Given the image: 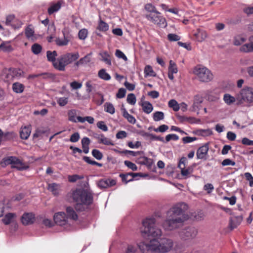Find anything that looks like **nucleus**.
<instances>
[{
	"mask_svg": "<svg viewBox=\"0 0 253 253\" xmlns=\"http://www.w3.org/2000/svg\"><path fill=\"white\" fill-rule=\"evenodd\" d=\"M243 218L241 216H233L230 217L229 228L231 230L236 228L241 223Z\"/></svg>",
	"mask_w": 253,
	"mask_h": 253,
	"instance_id": "obj_17",
	"label": "nucleus"
},
{
	"mask_svg": "<svg viewBox=\"0 0 253 253\" xmlns=\"http://www.w3.org/2000/svg\"><path fill=\"white\" fill-rule=\"evenodd\" d=\"M168 39L170 42L178 41L180 37L175 34H169L168 35Z\"/></svg>",
	"mask_w": 253,
	"mask_h": 253,
	"instance_id": "obj_59",
	"label": "nucleus"
},
{
	"mask_svg": "<svg viewBox=\"0 0 253 253\" xmlns=\"http://www.w3.org/2000/svg\"><path fill=\"white\" fill-rule=\"evenodd\" d=\"M145 17L148 21L157 25L159 27L165 28L167 26L166 18L163 16L162 13L158 10L153 14H145Z\"/></svg>",
	"mask_w": 253,
	"mask_h": 253,
	"instance_id": "obj_8",
	"label": "nucleus"
},
{
	"mask_svg": "<svg viewBox=\"0 0 253 253\" xmlns=\"http://www.w3.org/2000/svg\"><path fill=\"white\" fill-rule=\"evenodd\" d=\"M187 161L185 157H182L178 163V167L181 169V174L182 176H187L192 172V169L188 168L185 169L186 163Z\"/></svg>",
	"mask_w": 253,
	"mask_h": 253,
	"instance_id": "obj_12",
	"label": "nucleus"
},
{
	"mask_svg": "<svg viewBox=\"0 0 253 253\" xmlns=\"http://www.w3.org/2000/svg\"><path fill=\"white\" fill-rule=\"evenodd\" d=\"M197 231L193 227L185 228L179 232L180 237L184 240L193 238L196 237Z\"/></svg>",
	"mask_w": 253,
	"mask_h": 253,
	"instance_id": "obj_10",
	"label": "nucleus"
},
{
	"mask_svg": "<svg viewBox=\"0 0 253 253\" xmlns=\"http://www.w3.org/2000/svg\"><path fill=\"white\" fill-rule=\"evenodd\" d=\"M236 100V97L235 98L231 96L230 94L226 93L224 95L223 100L225 103L228 105H230L235 103Z\"/></svg>",
	"mask_w": 253,
	"mask_h": 253,
	"instance_id": "obj_31",
	"label": "nucleus"
},
{
	"mask_svg": "<svg viewBox=\"0 0 253 253\" xmlns=\"http://www.w3.org/2000/svg\"><path fill=\"white\" fill-rule=\"evenodd\" d=\"M144 9L147 12L146 14H153L157 11L156 7L151 3H147L144 5Z\"/></svg>",
	"mask_w": 253,
	"mask_h": 253,
	"instance_id": "obj_32",
	"label": "nucleus"
},
{
	"mask_svg": "<svg viewBox=\"0 0 253 253\" xmlns=\"http://www.w3.org/2000/svg\"><path fill=\"white\" fill-rule=\"evenodd\" d=\"M238 104H241L244 102L251 103L253 102V88L245 87L242 89L236 96Z\"/></svg>",
	"mask_w": 253,
	"mask_h": 253,
	"instance_id": "obj_7",
	"label": "nucleus"
},
{
	"mask_svg": "<svg viewBox=\"0 0 253 253\" xmlns=\"http://www.w3.org/2000/svg\"><path fill=\"white\" fill-rule=\"evenodd\" d=\"M75 208L72 207H67L66 209L68 219H71L73 220H77L78 219V215L74 210Z\"/></svg>",
	"mask_w": 253,
	"mask_h": 253,
	"instance_id": "obj_21",
	"label": "nucleus"
},
{
	"mask_svg": "<svg viewBox=\"0 0 253 253\" xmlns=\"http://www.w3.org/2000/svg\"><path fill=\"white\" fill-rule=\"evenodd\" d=\"M88 32L86 29H83L79 31L78 36L80 39L84 40L87 36Z\"/></svg>",
	"mask_w": 253,
	"mask_h": 253,
	"instance_id": "obj_56",
	"label": "nucleus"
},
{
	"mask_svg": "<svg viewBox=\"0 0 253 253\" xmlns=\"http://www.w3.org/2000/svg\"><path fill=\"white\" fill-rule=\"evenodd\" d=\"M97 29L100 31L106 32L109 29V25L107 23L105 22L100 18Z\"/></svg>",
	"mask_w": 253,
	"mask_h": 253,
	"instance_id": "obj_35",
	"label": "nucleus"
},
{
	"mask_svg": "<svg viewBox=\"0 0 253 253\" xmlns=\"http://www.w3.org/2000/svg\"><path fill=\"white\" fill-rule=\"evenodd\" d=\"M78 121L81 123H84L85 121H87L90 124H92L94 123V119L92 117L87 116L85 117H82L78 116L77 117Z\"/></svg>",
	"mask_w": 253,
	"mask_h": 253,
	"instance_id": "obj_45",
	"label": "nucleus"
},
{
	"mask_svg": "<svg viewBox=\"0 0 253 253\" xmlns=\"http://www.w3.org/2000/svg\"><path fill=\"white\" fill-rule=\"evenodd\" d=\"M178 71L176 65L172 62V61L170 60L169 61V66L168 69V72L175 74L177 73Z\"/></svg>",
	"mask_w": 253,
	"mask_h": 253,
	"instance_id": "obj_53",
	"label": "nucleus"
},
{
	"mask_svg": "<svg viewBox=\"0 0 253 253\" xmlns=\"http://www.w3.org/2000/svg\"><path fill=\"white\" fill-rule=\"evenodd\" d=\"M83 159L87 164L92 165H96L99 167H102L103 165L101 163H99L95 161L91 160L89 157L87 156H84Z\"/></svg>",
	"mask_w": 253,
	"mask_h": 253,
	"instance_id": "obj_49",
	"label": "nucleus"
},
{
	"mask_svg": "<svg viewBox=\"0 0 253 253\" xmlns=\"http://www.w3.org/2000/svg\"><path fill=\"white\" fill-rule=\"evenodd\" d=\"M203 98L202 96L199 94L196 95L194 96L193 108L194 110L199 109L200 104L203 102Z\"/></svg>",
	"mask_w": 253,
	"mask_h": 253,
	"instance_id": "obj_29",
	"label": "nucleus"
},
{
	"mask_svg": "<svg viewBox=\"0 0 253 253\" xmlns=\"http://www.w3.org/2000/svg\"><path fill=\"white\" fill-rule=\"evenodd\" d=\"M12 88L14 92L16 93H21L24 90L25 86L21 83L15 82L12 84Z\"/></svg>",
	"mask_w": 253,
	"mask_h": 253,
	"instance_id": "obj_27",
	"label": "nucleus"
},
{
	"mask_svg": "<svg viewBox=\"0 0 253 253\" xmlns=\"http://www.w3.org/2000/svg\"><path fill=\"white\" fill-rule=\"evenodd\" d=\"M137 251V247L133 245H127L123 250L124 253H136Z\"/></svg>",
	"mask_w": 253,
	"mask_h": 253,
	"instance_id": "obj_39",
	"label": "nucleus"
},
{
	"mask_svg": "<svg viewBox=\"0 0 253 253\" xmlns=\"http://www.w3.org/2000/svg\"><path fill=\"white\" fill-rule=\"evenodd\" d=\"M12 168H16L19 170H22L27 169L29 167L26 165L25 164L17 158L15 157V159L14 161L13 166Z\"/></svg>",
	"mask_w": 253,
	"mask_h": 253,
	"instance_id": "obj_23",
	"label": "nucleus"
},
{
	"mask_svg": "<svg viewBox=\"0 0 253 253\" xmlns=\"http://www.w3.org/2000/svg\"><path fill=\"white\" fill-rule=\"evenodd\" d=\"M98 76L100 79L105 81H109L111 79L110 75L106 72V70L104 69H102L99 71Z\"/></svg>",
	"mask_w": 253,
	"mask_h": 253,
	"instance_id": "obj_36",
	"label": "nucleus"
},
{
	"mask_svg": "<svg viewBox=\"0 0 253 253\" xmlns=\"http://www.w3.org/2000/svg\"><path fill=\"white\" fill-rule=\"evenodd\" d=\"M116 182L114 179H104L99 181L98 186L101 188H107L116 185Z\"/></svg>",
	"mask_w": 253,
	"mask_h": 253,
	"instance_id": "obj_18",
	"label": "nucleus"
},
{
	"mask_svg": "<svg viewBox=\"0 0 253 253\" xmlns=\"http://www.w3.org/2000/svg\"><path fill=\"white\" fill-rule=\"evenodd\" d=\"M63 1L62 0L58 1L56 3H51L50 6L47 9V12L49 15H51L54 12H56L60 10Z\"/></svg>",
	"mask_w": 253,
	"mask_h": 253,
	"instance_id": "obj_20",
	"label": "nucleus"
},
{
	"mask_svg": "<svg viewBox=\"0 0 253 253\" xmlns=\"http://www.w3.org/2000/svg\"><path fill=\"white\" fill-rule=\"evenodd\" d=\"M15 159V157L13 156H9L4 158L1 162V165L2 167H5L6 166L9 165H12V166H13V162Z\"/></svg>",
	"mask_w": 253,
	"mask_h": 253,
	"instance_id": "obj_33",
	"label": "nucleus"
},
{
	"mask_svg": "<svg viewBox=\"0 0 253 253\" xmlns=\"http://www.w3.org/2000/svg\"><path fill=\"white\" fill-rule=\"evenodd\" d=\"M194 36L197 41L201 42L206 39L207 37V34L204 30L198 29L194 34Z\"/></svg>",
	"mask_w": 253,
	"mask_h": 253,
	"instance_id": "obj_22",
	"label": "nucleus"
},
{
	"mask_svg": "<svg viewBox=\"0 0 253 253\" xmlns=\"http://www.w3.org/2000/svg\"><path fill=\"white\" fill-rule=\"evenodd\" d=\"M86 185L88 186V183L86 182L84 184V188H77L72 192V197L76 203L75 209L77 211H84L87 207L93 202V193Z\"/></svg>",
	"mask_w": 253,
	"mask_h": 253,
	"instance_id": "obj_2",
	"label": "nucleus"
},
{
	"mask_svg": "<svg viewBox=\"0 0 253 253\" xmlns=\"http://www.w3.org/2000/svg\"><path fill=\"white\" fill-rule=\"evenodd\" d=\"M115 55L119 58H122L125 61L127 60V59L125 54L119 49H117L116 50Z\"/></svg>",
	"mask_w": 253,
	"mask_h": 253,
	"instance_id": "obj_64",
	"label": "nucleus"
},
{
	"mask_svg": "<svg viewBox=\"0 0 253 253\" xmlns=\"http://www.w3.org/2000/svg\"><path fill=\"white\" fill-rule=\"evenodd\" d=\"M169 107L172 108L174 111H178L179 109V105L177 102L174 99H171L168 103Z\"/></svg>",
	"mask_w": 253,
	"mask_h": 253,
	"instance_id": "obj_46",
	"label": "nucleus"
},
{
	"mask_svg": "<svg viewBox=\"0 0 253 253\" xmlns=\"http://www.w3.org/2000/svg\"><path fill=\"white\" fill-rule=\"evenodd\" d=\"M55 223L60 226H63L68 222V217L64 212H58L53 216Z\"/></svg>",
	"mask_w": 253,
	"mask_h": 253,
	"instance_id": "obj_11",
	"label": "nucleus"
},
{
	"mask_svg": "<svg viewBox=\"0 0 253 253\" xmlns=\"http://www.w3.org/2000/svg\"><path fill=\"white\" fill-rule=\"evenodd\" d=\"M79 57L78 52L64 54L57 58V60L54 64V68L58 71H64L66 66L76 61Z\"/></svg>",
	"mask_w": 253,
	"mask_h": 253,
	"instance_id": "obj_5",
	"label": "nucleus"
},
{
	"mask_svg": "<svg viewBox=\"0 0 253 253\" xmlns=\"http://www.w3.org/2000/svg\"><path fill=\"white\" fill-rule=\"evenodd\" d=\"M209 144L206 143L199 147L196 152V156L198 159H206V156L209 151Z\"/></svg>",
	"mask_w": 253,
	"mask_h": 253,
	"instance_id": "obj_15",
	"label": "nucleus"
},
{
	"mask_svg": "<svg viewBox=\"0 0 253 253\" xmlns=\"http://www.w3.org/2000/svg\"><path fill=\"white\" fill-rule=\"evenodd\" d=\"M220 92L216 90H208L206 93V97L208 101L211 102H217L220 97Z\"/></svg>",
	"mask_w": 253,
	"mask_h": 253,
	"instance_id": "obj_16",
	"label": "nucleus"
},
{
	"mask_svg": "<svg viewBox=\"0 0 253 253\" xmlns=\"http://www.w3.org/2000/svg\"><path fill=\"white\" fill-rule=\"evenodd\" d=\"M42 46L39 43H35L31 47L32 52L36 55L39 54L42 50Z\"/></svg>",
	"mask_w": 253,
	"mask_h": 253,
	"instance_id": "obj_43",
	"label": "nucleus"
},
{
	"mask_svg": "<svg viewBox=\"0 0 253 253\" xmlns=\"http://www.w3.org/2000/svg\"><path fill=\"white\" fill-rule=\"evenodd\" d=\"M35 220V214L32 212H25L21 218V222L24 225L32 224L34 222Z\"/></svg>",
	"mask_w": 253,
	"mask_h": 253,
	"instance_id": "obj_13",
	"label": "nucleus"
},
{
	"mask_svg": "<svg viewBox=\"0 0 253 253\" xmlns=\"http://www.w3.org/2000/svg\"><path fill=\"white\" fill-rule=\"evenodd\" d=\"M91 153L92 156L98 160H100L103 158L102 153L97 149H93Z\"/></svg>",
	"mask_w": 253,
	"mask_h": 253,
	"instance_id": "obj_54",
	"label": "nucleus"
},
{
	"mask_svg": "<svg viewBox=\"0 0 253 253\" xmlns=\"http://www.w3.org/2000/svg\"><path fill=\"white\" fill-rule=\"evenodd\" d=\"M197 132L199 135L203 136H210L212 134V131L209 129H199L197 130Z\"/></svg>",
	"mask_w": 253,
	"mask_h": 253,
	"instance_id": "obj_55",
	"label": "nucleus"
},
{
	"mask_svg": "<svg viewBox=\"0 0 253 253\" xmlns=\"http://www.w3.org/2000/svg\"><path fill=\"white\" fill-rule=\"evenodd\" d=\"M143 112L147 114L152 112L153 109L152 104L149 101H144L141 103Z\"/></svg>",
	"mask_w": 253,
	"mask_h": 253,
	"instance_id": "obj_28",
	"label": "nucleus"
},
{
	"mask_svg": "<svg viewBox=\"0 0 253 253\" xmlns=\"http://www.w3.org/2000/svg\"><path fill=\"white\" fill-rule=\"evenodd\" d=\"M1 76L5 82H9L23 76L24 72L20 68H4L1 71Z\"/></svg>",
	"mask_w": 253,
	"mask_h": 253,
	"instance_id": "obj_6",
	"label": "nucleus"
},
{
	"mask_svg": "<svg viewBox=\"0 0 253 253\" xmlns=\"http://www.w3.org/2000/svg\"><path fill=\"white\" fill-rule=\"evenodd\" d=\"M184 206L183 203L177 204L167 212L166 219L163 223L165 230L171 231L177 229L188 219V215L182 209Z\"/></svg>",
	"mask_w": 253,
	"mask_h": 253,
	"instance_id": "obj_1",
	"label": "nucleus"
},
{
	"mask_svg": "<svg viewBox=\"0 0 253 253\" xmlns=\"http://www.w3.org/2000/svg\"><path fill=\"white\" fill-rule=\"evenodd\" d=\"M122 110L123 117L126 118L129 123L132 124H134L136 122V119L132 115H130L125 108H124Z\"/></svg>",
	"mask_w": 253,
	"mask_h": 253,
	"instance_id": "obj_30",
	"label": "nucleus"
},
{
	"mask_svg": "<svg viewBox=\"0 0 253 253\" xmlns=\"http://www.w3.org/2000/svg\"><path fill=\"white\" fill-rule=\"evenodd\" d=\"M25 34L26 38L28 39L33 37L34 34V31L30 27V26H27L25 30Z\"/></svg>",
	"mask_w": 253,
	"mask_h": 253,
	"instance_id": "obj_52",
	"label": "nucleus"
},
{
	"mask_svg": "<svg viewBox=\"0 0 253 253\" xmlns=\"http://www.w3.org/2000/svg\"><path fill=\"white\" fill-rule=\"evenodd\" d=\"M144 73L145 77H156V74L150 65H146L144 68Z\"/></svg>",
	"mask_w": 253,
	"mask_h": 253,
	"instance_id": "obj_34",
	"label": "nucleus"
},
{
	"mask_svg": "<svg viewBox=\"0 0 253 253\" xmlns=\"http://www.w3.org/2000/svg\"><path fill=\"white\" fill-rule=\"evenodd\" d=\"M126 94V90L124 88H121L116 94V97L118 98H123L125 96Z\"/></svg>",
	"mask_w": 253,
	"mask_h": 253,
	"instance_id": "obj_63",
	"label": "nucleus"
},
{
	"mask_svg": "<svg viewBox=\"0 0 253 253\" xmlns=\"http://www.w3.org/2000/svg\"><path fill=\"white\" fill-rule=\"evenodd\" d=\"M84 178V175H78V174H73V175H69L68 176V179L70 182H75L78 180L82 179Z\"/></svg>",
	"mask_w": 253,
	"mask_h": 253,
	"instance_id": "obj_47",
	"label": "nucleus"
},
{
	"mask_svg": "<svg viewBox=\"0 0 253 253\" xmlns=\"http://www.w3.org/2000/svg\"><path fill=\"white\" fill-rule=\"evenodd\" d=\"M99 55L101 57V60L105 62L107 65L111 66L112 64L110 55L107 51H104L100 52Z\"/></svg>",
	"mask_w": 253,
	"mask_h": 253,
	"instance_id": "obj_26",
	"label": "nucleus"
},
{
	"mask_svg": "<svg viewBox=\"0 0 253 253\" xmlns=\"http://www.w3.org/2000/svg\"><path fill=\"white\" fill-rule=\"evenodd\" d=\"M164 118V114L161 111H157L153 114V119L155 121L158 122L163 120Z\"/></svg>",
	"mask_w": 253,
	"mask_h": 253,
	"instance_id": "obj_50",
	"label": "nucleus"
},
{
	"mask_svg": "<svg viewBox=\"0 0 253 253\" xmlns=\"http://www.w3.org/2000/svg\"><path fill=\"white\" fill-rule=\"evenodd\" d=\"M46 130L43 129L42 128H37L35 132V133L33 134V137L34 138H38L39 137L41 136L42 134L45 133L46 132Z\"/></svg>",
	"mask_w": 253,
	"mask_h": 253,
	"instance_id": "obj_60",
	"label": "nucleus"
},
{
	"mask_svg": "<svg viewBox=\"0 0 253 253\" xmlns=\"http://www.w3.org/2000/svg\"><path fill=\"white\" fill-rule=\"evenodd\" d=\"M76 115L77 111L76 110L72 109L69 110L68 112L69 121L74 123H77V122H78L77 118H76Z\"/></svg>",
	"mask_w": 253,
	"mask_h": 253,
	"instance_id": "obj_41",
	"label": "nucleus"
},
{
	"mask_svg": "<svg viewBox=\"0 0 253 253\" xmlns=\"http://www.w3.org/2000/svg\"><path fill=\"white\" fill-rule=\"evenodd\" d=\"M46 56L47 60L52 62V65L54 67V64H55L57 60V58H56V57L57 56V52L55 50L53 51L48 50L46 52Z\"/></svg>",
	"mask_w": 253,
	"mask_h": 253,
	"instance_id": "obj_25",
	"label": "nucleus"
},
{
	"mask_svg": "<svg viewBox=\"0 0 253 253\" xmlns=\"http://www.w3.org/2000/svg\"><path fill=\"white\" fill-rule=\"evenodd\" d=\"M31 132V126H24L21 128L20 131V136L21 139H27Z\"/></svg>",
	"mask_w": 253,
	"mask_h": 253,
	"instance_id": "obj_19",
	"label": "nucleus"
},
{
	"mask_svg": "<svg viewBox=\"0 0 253 253\" xmlns=\"http://www.w3.org/2000/svg\"><path fill=\"white\" fill-rule=\"evenodd\" d=\"M101 138L100 139V141H99V143L103 144L106 145H114V143L110 139L106 137L103 134V136H101Z\"/></svg>",
	"mask_w": 253,
	"mask_h": 253,
	"instance_id": "obj_48",
	"label": "nucleus"
},
{
	"mask_svg": "<svg viewBox=\"0 0 253 253\" xmlns=\"http://www.w3.org/2000/svg\"><path fill=\"white\" fill-rule=\"evenodd\" d=\"M194 73L198 80L202 82H209L213 79V75L211 71L206 67H196Z\"/></svg>",
	"mask_w": 253,
	"mask_h": 253,
	"instance_id": "obj_9",
	"label": "nucleus"
},
{
	"mask_svg": "<svg viewBox=\"0 0 253 253\" xmlns=\"http://www.w3.org/2000/svg\"><path fill=\"white\" fill-rule=\"evenodd\" d=\"M16 214L14 213H8L6 214L2 219V222L6 225L10 224L14 222Z\"/></svg>",
	"mask_w": 253,
	"mask_h": 253,
	"instance_id": "obj_24",
	"label": "nucleus"
},
{
	"mask_svg": "<svg viewBox=\"0 0 253 253\" xmlns=\"http://www.w3.org/2000/svg\"><path fill=\"white\" fill-rule=\"evenodd\" d=\"M104 111L110 114H114L115 112V109L114 105L110 102H106L104 104Z\"/></svg>",
	"mask_w": 253,
	"mask_h": 253,
	"instance_id": "obj_40",
	"label": "nucleus"
},
{
	"mask_svg": "<svg viewBox=\"0 0 253 253\" xmlns=\"http://www.w3.org/2000/svg\"><path fill=\"white\" fill-rule=\"evenodd\" d=\"M125 165L128 168L130 169L133 171H136L137 170V167L136 165L132 163L131 162H130L129 161H125L124 162Z\"/></svg>",
	"mask_w": 253,
	"mask_h": 253,
	"instance_id": "obj_58",
	"label": "nucleus"
},
{
	"mask_svg": "<svg viewBox=\"0 0 253 253\" xmlns=\"http://www.w3.org/2000/svg\"><path fill=\"white\" fill-rule=\"evenodd\" d=\"M240 51L244 52H253V44L250 42L243 45L240 49Z\"/></svg>",
	"mask_w": 253,
	"mask_h": 253,
	"instance_id": "obj_38",
	"label": "nucleus"
},
{
	"mask_svg": "<svg viewBox=\"0 0 253 253\" xmlns=\"http://www.w3.org/2000/svg\"><path fill=\"white\" fill-rule=\"evenodd\" d=\"M113 150L116 153L120 154H130V155H131L132 156H136L138 154H140V152H139V151H138V152H134V151H133L127 150H123V151H120V150H118L117 149H113Z\"/></svg>",
	"mask_w": 253,
	"mask_h": 253,
	"instance_id": "obj_42",
	"label": "nucleus"
},
{
	"mask_svg": "<svg viewBox=\"0 0 253 253\" xmlns=\"http://www.w3.org/2000/svg\"><path fill=\"white\" fill-rule=\"evenodd\" d=\"M126 101L130 105H134L136 103V99L133 93H129L127 95Z\"/></svg>",
	"mask_w": 253,
	"mask_h": 253,
	"instance_id": "obj_51",
	"label": "nucleus"
},
{
	"mask_svg": "<svg viewBox=\"0 0 253 253\" xmlns=\"http://www.w3.org/2000/svg\"><path fill=\"white\" fill-rule=\"evenodd\" d=\"M15 17L14 14H10L6 16L5 24L6 25H11V24L15 20Z\"/></svg>",
	"mask_w": 253,
	"mask_h": 253,
	"instance_id": "obj_57",
	"label": "nucleus"
},
{
	"mask_svg": "<svg viewBox=\"0 0 253 253\" xmlns=\"http://www.w3.org/2000/svg\"><path fill=\"white\" fill-rule=\"evenodd\" d=\"M141 232L143 237H152L159 238L161 236L162 232L156 225V219L151 217L146 218L142 222Z\"/></svg>",
	"mask_w": 253,
	"mask_h": 253,
	"instance_id": "obj_4",
	"label": "nucleus"
},
{
	"mask_svg": "<svg viewBox=\"0 0 253 253\" xmlns=\"http://www.w3.org/2000/svg\"><path fill=\"white\" fill-rule=\"evenodd\" d=\"M64 38L60 39L57 38L55 40L56 44L58 46H64L67 45L69 42L67 37H66L65 33L63 32Z\"/></svg>",
	"mask_w": 253,
	"mask_h": 253,
	"instance_id": "obj_37",
	"label": "nucleus"
},
{
	"mask_svg": "<svg viewBox=\"0 0 253 253\" xmlns=\"http://www.w3.org/2000/svg\"><path fill=\"white\" fill-rule=\"evenodd\" d=\"M137 176H142V173L129 172L126 174L121 173L120 174V177H121L122 181L125 184L133 181V178Z\"/></svg>",
	"mask_w": 253,
	"mask_h": 253,
	"instance_id": "obj_14",
	"label": "nucleus"
},
{
	"mask_svg": "<svg viewBox=\"0 0 253 253\" xmlns=\"http://www.w3.org/2000/svg\"><path fill=\"white\" fill-rule=\"evenodd\" d=\"M57 102L59 106L63 107L67 104L68 99L67 97H60L58 99Z\"/></svg>",
	"mask_w": 253,
	"mask_h": 253,
	"instance_id": "obj_61",
	"label": "nucleus"
},
{
	"mask_svg": "<svg viewBox=\"0 0 253 253\" xmlns=\"http://www.w3.org/2000/svg\"><path fill=\"white\" fill-rule=\"evenodd\" d=\"M173 245V242L171 239L164 238L161 240V242L153 239L150 240L149 243H141L138 245V247L142 252L147 251L154 253H166L171 250Z\"/></svg>",
	"mask_w": 253,
	"mask_h": 253,
	"instance_id": "obj_3",
	"label": "nucleus"
},
{
	"mask_svg": "<svg viewBox=\"0 0 253 253\" xmlns=\"http://www.w3.org/2000/svg\"><path fill=\"white\" fill-rule=\"evenodd\" d=\"M246 41V38L242 35H237L235 37L234 40V44L235 45H240Z\"/></svg>",
	"mask_w": 253,
	"mask_h": 253,
	"instance_id": "obj_44",
	"label": "nucleus"
},
{
	"mask_svg": "<svg viewBox=\"0 0 253 253\" xmlns=\"http://www.w3.org/2000/svg\"><path fill=\"white\" fill-rule=\"evenodd\" d=\"M246 179L249 181V185L253 187V176L250 172H246L244 174Z\"/></svg>",
	"mask_w": 253,
	"mask_h": 253,
	"instance_id": "obj_62",
	"label": "nucleus"
}]
</instances>
